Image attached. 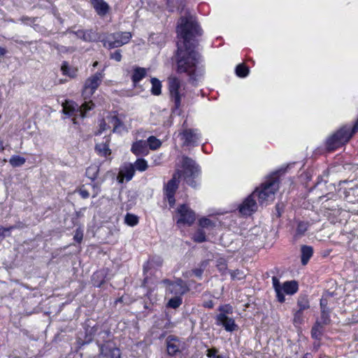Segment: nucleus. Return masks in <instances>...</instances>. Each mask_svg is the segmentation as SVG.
Listing matches in <instances>:
<instances>
[{"instance_id":"nucleus-22","label":"nucleus","mask_w":358,"mask_h":358,"mask_svg":"<svg viewBox=\"0 0 358 358\" xmlns=\"http://www.w3.org/2000/svg\"><path fill=\"white\" fill-rule=\"evenodd\" d=\"M309 226L310 224L308 222H298L297 227L296 229L295 238H299L304 236L305 233L308 231Z\"/></svg>"},{"instance_id":"nucleus-19","label":"nucleus","mask_w":358,"mask_h":358,"mask_svg":"<svg viewBox=\"0 0 358 358\" xmlns=\"http://www.w3.org/2000/svg\"><path fill=\"white\" fill-rule=\"evenodd\" d=\"M163 263V259L161 257L153 256L150 257L148 262L143 265V272L146 273L148 271L154 266H161Z\"/></svg>"},{"instance_id":"nucleus-53","label":"nucleus","mask_w":358,"mask_h":358,"mask_svg":"<svg viewBox=\"0 0 358 358\" xmlns=\"http://www.w3.org/2000/svg\"><path fill=\"white\" fill-rule=\"evenodd\" d=\"M203 307L207 308H213L214 307V303L212 300H208L207 301H205L203 304Z\"/></svg>"},{"instance_id":"nucleus-10","label":"nucleus","mask_w":358,"mask_h":358,"mask_svg":"<svg viewBox=\"0 0 358 358\" xmlns=\"http://www.w3.org/2000/svg\"><path fill=\"white\" fill-rule=\"evenodd\" d=\"M177 212L180 215V218L177 221L178 224H183L191 226L196 220L195 213L187 205H180Z\"/></svg>"},{"instance_id":"nucleus-54","label":"nucleus","mask_w":358,"mask_h":358,"mask_svg":"<svg viewBox=\"0 0 358 358\" xmlns=\"http://www.w3.org/2000/svg\"><path fill=\"white\" fill-rule=\"evenodd\" d=\"M110 334V331L107 330V331H101L99 333V335L103 334V340L105 341V339L107 338L109 336Z\"/></svg>"},{"instance_id":"nucleus-63","label":"nucleus","mask_w":358,"mask_h":358,"mask_svg":"<svg viewBox=\"0 0 358 358\" xmlns=\"http://www.w3.org/2000/svg\"><path fill=\"white\" fill-rule=\"evenodd\" d=\"M275 208H276V210H278V216H280V213L279 212V210H280L279 204H277Z\"/></svg>"},{"instance_id":"nucleus-48","label":"nucleus","mask_w":358,"mask_h":358,"mask_svg":"<svg viewBox=\"0 0 358 358\" xmlns=\"http://www.w3.org/2000/svg\"><path fill=\"white\" fill-rule=\"evenodd\" d=\"M78 192L83 199H87L90 196L89 192L84 187V186L81 187Z\"/></svg>"},{"instance_id":"nucleus-3","label":"nucleus","mask_w":358,"mask_h":358,"mask_svg":"<svg viewBox=\"0 0 358 358\" xmlns=\"http://www.w3.org/2000/svg\"><path fill=\"white\" fill-rule=\"evenodd\" d=\"M182 171H176L172 178L166 184L164 188L169 206L173 207L175 205V194L179 186V178L183 174L186 182L192 187H196V182L194 178L199 174L200 169L196 162L188 157H183L182 159Z\"/></svg>"},{"instance_id":"nucleus-1","label":"nucleus","mask_w":358,"mask_h":358,"mask_svg":"<svg viewBox=\"0 0 358 358\" xmlns=\"http://www.w3.org/2000/svg\"><path fill=\"white\" fill-rule=\"evenodd\" d=\"M177 34L182 39V44L177 43L175 54L176 72L186 74L189 81L194 83L196 80L199 64L201 61V55L195 50L197 45L195 37L202 35V29L196 18L186 11L178 21Z\"/></svg>"},{"instance_id":"nucleus-35","label":"nucleus","mask_w":358,"mask_h":358,"mask_svg":"<svg viewBox=\"0 0 358 358\" xmlns=\"http://www.w3.org/2000/svg\"><path fill=\"white\" fill-rule=\"evenodd\" d=\"M108 119H109V122L113 127L114 132L119 131L120 128L123 127L122 122L116 115L110 116L108 117Z\"/></svg>"},{"instance_id":"nucleus-12","label":"nucleus","mask_w":358,"mask_h":358,"mask_svg":"<svg viewBox=\"0 0 358 358\" xmlns=\"http://www.w3.org/2000/svg\"><path fill=\"white\" fill-rule=\"evenodd\" d=\"M166 291L176 296H182L189 291V288L182 280L177 279L170 286L166 287Z\"/></svg>"},{"instance_id":"nucleus-27","label":"nucleus","mask_w":358,"mask_h":358,"mask_svg":"<svg viewBox=\"0 0 358 358\" xmlns=\"http://www.w3.org/2000/svg\"><path fill=\"white\" fill-rule=\"evenodd\" d=\"M323 325L322 322L317 321L311 330V335L313 338L320 339L321 336L322 334V327Z\"/></svg>"},{"instance_id":"nucleus-64","label":"nucleus","mask_w":358,"mask_h":358,"mask_svg":"<svg viewBox=\"0 0 358 358\" xmlns=\"http://www.w3.org/2000/svg\"><path fill=\"white\" fill-rule=\"evenodd\" d=\"M98 65V62H95L94 64H93V66L94 67H96Z\"/></svg>"},{"instance_id":"nucleus-60","label":"nucleus","mask_w":358,"mask_h":358,"mask_svg":"<svg viewBox=\"0 0 358 358\" xmlns=\"http://www.w3.org/2000/svg\"><path fill=\"white\" fill-rule=\"evenodd\" d=\"M173 327L170 321H168L166 324L164 325V328H169Z\"/></svg>"},{"instance_id":"nucleus-40","label":"nucleus","mask_w":358,"mask_h":358,"mask_svg":"<svg viewBox=\"0 0 358 358\" xmlns=\"http://www.w3.org/2000/svg\"><path fill=\"white\" fill-rule=\"evenodd\" d=\"M232 280H243L245 277V274L243 271L236 269L235 271H229Z\"/></svg>"},{"instance_id":"nucleus-28","label":"nucleus","mask_w":358,"mask_h":358,"mask_svg":"<svg viewBox=\"0 0 358 358\" xmlns=\"http://www.w3.org/2000/svg\"><path fill=\"white\" fill-rule=\"evenodd\" d=\"M151 92L152 94L158 96L162 93V84L161 82L155 78L151 79Z\"/></svg>"},{"instance_id":"nucleus-57","label":"nucleus","mask_w":358,"mask_h":358,"mask_svg":"<svg viewBox=\"0 0 358 358\" xmlns=\"http://www.w3.org/2000/svg\"><path fill=\"white\" fill-rule=\"evenodd\" d=\"M6 53V50L4 48L0 47V55L3 56Z\"/></svg>"},{"instance_id":"nucleus-62","label":"nucleus","mask_w":358,"mask_h":358,"mask_svg":"<svg viewBox=\"0 0 358 358\" xmlns=\"http://www.w3.org/2000/svg\"><path fill=\"white\" fill-rule=\"evenodd\" d=\"M216 358H229V357L228 356L219 355H217Z\"/></svg>"},{"instance_id":"nucleus-16","label":"nucleus","mask_w":358,"mask_h":358,"mask_svg":"<svg viewBox=\"0 0 358 358\" xmlns=\"http://www.w3.org/2000/svg\"><path fill=\"white\" fill-rule=\"evenodd\" d=\"M131 151L136 156L147 155L149 152L147 142L143 140L134 142L131 145Z\"/></svg>"},{"instance_id":"nucleus-61","label":"nucleus","mask_w":358,"mask_h":358,"mask_svg":"<svg viewBox=\"0 0 358 358\" xmlns=\"http://www.w3.org/2000/svg\"><path fill=\"white\" fill-rule=\"evenodd\" d=\"M171 0H166V5L170 7V10L172 11V6L171 5Z\"/></svg>"},{"instance_id":"nucleus-43","label":"nucleus","mask_w":358,"mask_h":358,"mask_svg":"<svg viewBox=\"0 0 358 358\" xmlns=\"http://www.w3.org/2000/svg\"><path fill=\"white\" fill-rule=\"evenodd\" d=\"M83 239V231L80 228L76 229L73 236V240L78 243H80Z\"/></svg>"},{"instance_id":"nucleus-31","label":"nucleus","mask_w":358,"mask_h":358,"mask_svg":"<svg viewBox=\"0 0 358 358\" xmlns=\"http://www.w3.org/2000/svg\"><path fill=\"white\" fill-rule=\"evenodd\" d=\"M135 173V169L132 164H129L126 166L124 170L121 171V175L124 177L127 181H129L133 178Z\"/></svg>"},{"instance_id":"nucleus-26","label":"nucleus","mask_w":358,"mask_h":358,"mask_svg":"<svg viewBox=\"0 0 358 358\" xmlns=\"http://www.w3.org/2000/svg\"><path fill=\"white\" fill-rule=\"evenodd\" d=\"M333 301V294L330 292L325 293L320 299V308L331 307L330 305Z\"/></svg>"},{"instance_id":"nucleus-45","label":"nucleus","mask_w":358,"mask_h":358,"mask_svg":"<svg viewBox=\"0 0 358 358\" xmlns=\"http://www.w3.org/2000/svg\"><path fill=\"white\" fill-rule=\"evenodd\" d=\"M110 58L112 59H114L117 62H120L122 59L121 50H115L114 52L111 53L110 55Z\"/></svg>"},{"instance_id":"nucleus-38","label":"nucleus","mask_w":358,"mask_h":358,"mask_svg":"<svg viewBox=\"0 0 358 358\" xmlns=\"http://www.w3.org/2000/svg\"><path fill=\"white\" fill-rule=\"evenodd\" d=\"M216 266L222 275H225L227 273V264L224 259L220 258L217 259Z\"/></svg>"},{"instance_id":"nucleus-20","label":"nucleus","mask_w":358,"mask_h":358,"mask_svg":"<svg viewBox=\"0 0 358 358\" xmlns=\"http://www.w3.org/2000/svg\"><path fill=\"white\" fill-rule=\"evenodd\" d=\"M61 71L62 74L67 76L71 78H74L77 76L78 69L71 66H69L67 62H64L61 66Z\"/></svg>"},{"instance_id":"nucleus-47","label":"nucleus","mask_w":358,"mask_h":358,"mask_svg":"<svg viewBox=\"0 0 358 358\" xmlns=\"http://www.w3.org/2000/svg\"><path fill=\"white\" fill-rule=\"evenodd\" d=\"M13 228V227L7 228L0 227V240H2L6 236H7L6 233L10 232V231Z\"/></svg>"},{"instance_id":"nucleus-36","label":"nucleus","mask_w":358,"mask_h":358,"mask_svg":"<svg viewBox=\"0 0 358 358\" xmlns=\"http://www.w3.org/2000/svg\"><path fill=\"white\" fill-rule=\"evenodd\" d=\"M249 73V69L243 64H240L236 67V74L238 77L245 78Z\"/></svg>"},{"instance_id":"nucleus-29","label":"nucleus","mask_w":358,"mask_h":358,"mask_svg":"<svg viewBox=\"0 0 358 358\" xmlns=\"http://www.w3.org/2000/svg\"><path fill=\"white\" fill-rule=\"evenodd\" d=\"M333 307L327 308H321V316L319 322H322V324H328L330 322V313Z\"/></svg>"},{"instance_id":"nucleus-13","label":"nucleus","mask_w":358,"mask_h":358,"mask_svg":"<svg viewBox=\"0 0 358 358\" xmlns=\"http://www.w3.org/2000/svg\"><path fill=\"white\" fill-rule=\"evenodd\" d=\"M217 324L222 325L227 331H234L237 329V325L233 318L229 317L224 313H220L216 316Z\"/></svg>"},{"instance_id":"nucleus-59","label":"nucleus","mask_w":358,"mask_h":358,"mask_svg":"<svg viewBox=\"0 0 358 358\" xmlns=\"http://www.w3.org/2000/svg\"><path fill=\"white\" fill-rule=\"evenodd\" d=\"M103 280H101L100 282L96 283V282H94V286L99 287L101 286V285L103 283Z\"/></svg>"},{"instance_id":"nucleus-24","label":"nucleus","mask_w":358,"mask_h":358,"mask_svg":"<svg viewBox=\"0 0 358 358\" xmlns=\"http://www.w3.org/2000/svg\"><path fill=\"white\" fill-rule=\"evenodd\" d=\"M173 341H176V339L171 336L168 337L167 341V352L169 355L173 356L176 355L177 352H179V347L177 344L173 343Z\"/></svg>"},{"instance_id":"nucleus-42","label":"nucleus","mask_w":358,"mask_h":358,"mask_svg":"<svg viewBox=\"0 0 358 358\" xmlns=\"http://www.w3.org/2000/svg\"><path fill=\"white\" fill-rule=\"evenodd\" d=\"M303 311L297 310L294 315L293 322L295 325L301 324L303 322Z\"/></svg>"},{"instance_id":"nucleus-21","label":"nucleus","mask_w":358,"mask_h":358,"mask_svg":"<svg viewBox=\"0 0 358 358\" xmlns=\"http://www.w3.org/2000/svg\"><path fill=\"white\" fill-rule=\"evenodd\" d=\"M101 40L99 34L93 29L84 30L83 41L85 42H94Z\"/></svg>"},{"instance_id":"nucleus-46","label":"nucleus","mask_w":358,"mask_h":358,"mask_svg":"<svg viewBox=\"0 0 358 358\" xmlns=\"http://www.w3.org/2000/svg\"><path fill=\"white\" fill-rule=\"evenodd\" d=\"M219 310L221 312V313H224L225 315L226 313H232V307L229 304H226L220 306Z\"/></svg>"},{"instance_id":"nucleus-55","label":"nucleus","mask_w":358,"mask_h":358,"mask_svg":"<svg viewBox=\"0 0 358 358\" xmlns=\"http://www.w3.org/2000/svg\"><path fill=\"white\" fill-rule=\"evenodd\" d=\"M55 48L57 49L59 51H61V52H63L67 51V48L65 46H63V45H57L55 46Z\"/></svg>"},{"instance_id":"nucleus-6","label":"nucleus","mask_w":358,"mask_h":358,"mask_svg":"<svg viewBox=\"0 0 358 358\" xmlns=\"http://www.w3.org/2000/svg\"><path fill=\"white\" fill-rule=\"evenodd\" d=\"M272 284L276 294L277 300L280 303L285 301V294L293 295L297 292L299 285L296 281H286L281 284L279 279L276 276L272 277Z\"/></svg>"},{"instance_id":"nucleus-9","label":"nucleus","mask_w":358,"mask_h":358,"mask_svg":"<svg viewBox=\"0 0 358 358\" xmlns=\"http://www.w3.org/2000/svg\"><path fill=\"white\" fill-rule=\"evenodd\" d=\"M178 136L182 141L183 146H195L201 137L197 129H185L178 133Z\"/></svg>"},{"instance_id":"nucleus-33","label":"nucleus","mask_w":358,"mask_h":358,"mask_svg":"<svg viewBox=\"0 0 358 358\" xmlns=\"http://www.w3.org/2000/svg\"><path fill=\"white\" fill-rule=\"evenodd\" d=\"M133 166L134 167L135 170L143 172V171H145L148 169V162L145 159L140 158V159H138L134 162Z\"/></svg>"},{"instance_id":"nucleus-32","label":"nucleus","mask_w":358,"mask_h":358,"mask_svg":"<svg viewBox=\"0 0 358 358\" xmlns=\"http://www.w3.org/2000/svg\"><path fill=\"white\" fill-rule=\"evenodd\" d=\"M146 142L148 147L152 150L158 149L162 145L161 141L154 136H150Z\"/></svg>"},{"instance_id":"nucleus-7","label":"nucleus","mask_w":358,"mask_h":358,"mask_svg":"<svg viewBox=\"0 0 358 358\" xmlns=\"http://www.w3.org/2000/svg\"><path fill=\"white\" fill-rule=\"evenodd\" d=\"M132 35L129 31H118L108 34L105 38L101 39L103 47L108 49L120 48L128 43Z\"/></svg>"},{"instance_id":"nucleus-39","label":"nucleus","mask_w":358,"mask_h":358,"mask_svg":"<svg viewBox=\"0 0 358 358\" xmlns=\"http://www.w3.org/2000/svg\"><path fill=\"white\" fill-rule=\"evenodd\" d=\"M193 240L196 243H203L206 241V234L201 230L199 229L193 236Z\"/></svg>"},{"instance_id":"nucleus-2","label":"nucleus","mask_w":358,"mask_h":358,"mask_svg":"<svg viewBox=\"0 0 358 358\" xmlns=\"http://www.w3.org/2000/svg\"><path fill=\"white\" fill-rule=\"evenodd\" d=\"M104 73L103 71H99L89 77L85 82L82 96L85 102L79 106L73 101H66L62 104L63 113L68 117H72L73 124H76V117L82 118L85 117V113L92 110L94 104L90 100L92 96L94 94L103 79Z\"/></svg>"},{"instance_id":"nucleus-50","label":"nucleus","mask_w":358,"mask_h":358,"mask_svg":"<svg viewBox=\"0 0 358 358\" xmlns=\"http://www.w3.org/2000/svg\"><path fill=\"white\" fill-rule=\"evenodd\" d=\"M217 352V350L215 348L208 349L207 350L206 355L208 357H210V358H216Z\"/></svg>"},{"instance_id":"nucleus-58","label":"nucleus","mask_w":358,"mask_h":358,"mask_svg":"<svg viewBox=\"0 0 358 358\" xmlns=\"http://www.w3.org/2000/svg\"><path fill=\"white\" fill-rule=\"evenodd\" d=\"M105 126H106V123H105V122L103 120V121L101 122V123L100 124V127H101V129L102 131H104V130L106 129Z\"/></svg>"},{"instance_id":"nucleus-8","label":"nucleus","mask_w":358,"mask_h":358,"mask_svg":"<svg viewBox=\"0 0 358 358\" xmlns=\"http://www.w3.org/2000/svg\"><path fill=\"white\" fill-rule=\"evenodd\" d=\"M169 90L171 101L174 103L173 108L178 110L181 106V98L184 95L182 93V82L176 76L168 78Z\"/></svg>"},{"instance_id":"nucleus-51","label":"nucleus","mask_w":358,"mask_h":358,"mask_svg":"<svg viewBox=\"0 0 358 358\" xmlns=\"http://www.w3.org/2000/svg\"><path fill=\"white\" fill-rule=\"evenodd\" d=\"M92 188H93V195L92 197H96L99 193L100 192V187L95 183L92 184Z\"/></svg>"},{"instance_id":"nucleus-23","label":"nucleus","mask_w":358,"mask_h":358,"mask_svg":"<svg viewBox=\"0 0 358 358\" xmlns=\"http://www.w3.org/2000/svg\"><path fill=\"white\" fill-rule=\"evenodd\" d=\"M95 150L98 154L102 157H106L111 154L109 145L106 143H101L96 145Z\"/></svg>"},{"instance_id":"nucleus-4","label":"nucleus","mask_w":358,"mask_h":358,"mask_svg":"<svg viewBox=\"0 0 358 358\" xmlns=\"http://www.w3.org/2000/svg\"><path fill=\"white\" fill-rule=\"evenodd\" d=\"M279 184L278 173H274L268 177L259 187L256 188L253 192H256L255 196L258 197L260 205H267L268 202L274 200L275 194L279 189Z\"/></svg>"},{"instance_id":"nucleus-30","label":"nucleus","mask_w":358,"mask_h":358,"mask_svg":"<svg viewBox=\"0 0 358 358\" xmlns=\"http://www.w3.org/2000/svg\"><path fill=\"white\" fill-rule=\"evenodd\" d=\"M25 162L26 159L19 155H13L9 159V163L13 167L21 166Z\"/></svg>"},{"instance_id":"nucleus-56","label":"nucleus","mask_w":358,"mask_h":358,"mask_svg":"<svg viewBox=\"0 0 358 358\" xmlns=\"http://www.w3.org/2000/svg\"><path fill=\"white\" fill-rule=\"evenodd\" d=\"M162 282L167 285V287L170 286L171 284H172L173 282L171 281L169 279H164L162 280Z\"/></svg>"},{"instance_id":"nucleus-34","label":"nucleus","mask_w":358,"mask_h":358,"mask_svg":"<svg viewBox=\"0 0 358 358\" xmlns=\"http://www.w3.org/2000/svg\"><path fill=\"white\" fill-rule=\"evenodd\" d=\"M182 303V299L180 296H174L167 303L166 306L173 309L178 308Z\"/></svg>"},{"instance_id":"nucleus-15","label":"nucleus","mask_w":358,"mask_h":358,"mask_svg":"<svg viewBox=\"0 0 358 358\" xmlns=\"http://www.w3.org/2000/svg\"><path fill=\"white\" fill-rule=\"evenodd\" d=\"M90 3L96 14L101 17L105 16L110 10V6L104 0H90Z\"/></svg>"},{"instance_id":"nucleus-11","label":"nucleus","mask_w":358,"mask_h":358,"mask_svg":"<svg viewBox=\"0 0 358 358\" xmlns=\"http://www.w3.org/2000/svg\"><path fill=\"white\" fill-rule=\"evenodd\" d=\"M256 192L248 196L238 207V210L243 215H250L257 210V204L255 199Z\"/></svg>"},{"instance_id":"nucleus-5","label":"nucleus","mask_w":358,"mask_h":358,"mask_svg":"<svg viewBox=\"0 0 358 358\" xmlns=\"http://www.w3.org/2000/svg\"><path fill=\"white\" fill-rule=\"evenodd\" d=\"M358 131V117L353 127L345 126L338 130L327 140V148L329 150H334L349 141L353 134Z\"/></svg>"},{"instance_id":"nucleus-49","label":"nucleus","mask_w":358,"mask_h":358,"mask_svg":"<svg viewBox=\"0 0 358 358\" xmlns=\"http://www.w3.org/2000/svg\"><path fill=\"white\" fill-rule=\"evenodd\" d=\"M67 32L76 35L78 38H81L83 40V35L84 34V30L79 29L78 31H73V30L68 29Z\"/></svg>"},{"instance_id":"nucleus-37","label":"nucleus","mask_w":358,"mask_h":358,"mask_svg":"<svg viewBox=\"0 0 358 358\" xmlns=\"http://www.w3.org/2000/svg\"><path fill=\"white\" fill-rule=\"evenodd\" d=\"M124 222L131 227H134L138 223V217L131 213H127L124 217Z\"/></svg>"},{"instance_id":"nucleus-14","label":"nucleus","mask_w":358,"mask_h":358,"mask_svg":"<svg viewBox=\"0 0 358 358\" xmlns=\"http://www.w3.org/2000/svg\"><path fill=\"white\" fill-rule=\"evenodd\" d=\"M99 347L100 355L109 358H120L121 353L119 348L110 347L108 344H98Z\"/></svg>"},{"instance_id":"nucleus-44","label":"nucleus","mask_w":358,"mask_h":358,"mask_svg":"<svg viewBox=\"0 0 358 358\" xmlns=\"http://www.w3.org/2000/svg\"><path fill=\"white\" fill-rule=\"evenodd\" d=\"M199 225L201 227H208L213 225L212 221L210 219L206 218V217H202L201 219L199 220Z\"/></svg>"},{"instance_id":"nucleus-18","label":"nucleus","mask_w":358,"mask_h":358,"mask_svg":"<svg viewBox=\"0 0 358 358\" xmlns=\"http://www.w3.org/2000/svg\"><path fill=\"white\" fill-rule=\"evenodd\" d=\"M301 264L306 265L313 255V248L309 245H302L301 248Z\"/></svg>"},{"instance_id":"nucleus-25","label":"nucleus","mask_w":358,"mask_h":358,"mask_svg":"<svg viewBox=\"0 0 358 358\" xmlns=\"http://www.w3.org/2000/svg\"><path fill=\"white\" fill-rule=\"evenodd\" d=\"M297 306L299 310L303 311L310 308V303L308 298L306 295H300L297 301Z\"/></svg>"},{"instance_id":"nucleus-52","label":"nucleus","mask_w":358,"mask_h":358,"mask_svg":"<svg viewBox=\"0 0 358 358\" xmlns=\"http://www.w3.org/2000/svg\"><path fill=\"white\" fill-rule=\"evenodd\" d=\"M192 272L194 274V275L201 278V275L203 274V268H195V269L192 270Z\"/></svg>"},{"instance_id":"nucleus-17","label":"nucleus","mask_w":358,"mask_h":358,"mask_svg":"<svg viewBox=\"0 0 358 358\" xmlns=\"http://www.w3.org/2000/svg\"><path fill=\"white\" fill-rule=\"evenodd\" d=\"M147 75V69L143 67L134 66L133 69V74L131 76V80L134 86L143 79Z\"/></svg>"},{"instance_id":"nucleus-41","label":"nucleus","mask_w":358,"mask_h":358,"mask_svg":"<svg viewBox=\"0 0 358 358\" xmlns=\"http://www.w3.org/2000/svg\"><path fill=\"white\" fill-rule=\"evenodd\" d=\"M97 173L98 169L96 166L89 167L86 171V175L92 180H94L96 178Z\"/></svg>"}]
</instances>
